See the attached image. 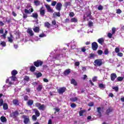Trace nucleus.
<instances>
[{
    "instance_id": "nucleus-3",
    "label": "nucleus",
    "mask_w": 124,
    "mask_h": 124,
    "mask_svg": "<svg viewBox=\"0 0 124 124\" xmlns=\"http://www.w3.org/2000/svg\"><path fill=\"white\" fill-rule=\"evenodd\" d=\"M33 64L36 67H39V66H41L43 64V62L41 60H38L33 62Z\"/></svg>"
},
{
    "instance_id": "nucleus-7",
    "label": "nucleus",
    "mask_w": 124,
    "mask_h": 124,
    "mask_svg": "<svg viewBox=\"0 0 124 124\" xmlns=\"http://www.w3.org/2000/svg\"><path fill=\"white\" fill-rule=\"evenodd\" d=\"M92 48L93 51H96L97 50V48H98V45L96 42H94L92 44Z\"/></svg>"
},
{
    "instance_id": "nucleus-35",
    "label": "nucleus",
    "mask_w": 124,
    "mask_h": 124,
    "mask_svg": "<svg viewBox=\"0 0 124 124\" xmlns=\"http://www.w3.org/2000/svg\"><path fill=\"white\" fill-rule=\"evenodd\" d=\"M8 32V31H7L5 30L4 34L1 35V36H2L3 37L4 39H5V38H6V35H7Z\"/></svg>"
},
{
    "instance_id": "nucleus-53",
    "label": "nucleus",
    "mask_w": 124,
    "mask_h": 124,
    "mask_svg": "<svg viewBox=\"0 0 124 124\" xmlns=\"http://www.w3.org/2000/svg\"><path fill=\"white\" fill-rule=\"evenodd\" d=\"M98 9L99 10H103V6L101 5H99L98 7Z\"/></svg>"
},
{
    "instance_id": "nucleus-59",
    "label": "nucleus",
    "mask_w": 124,
    "mask_h": 124,
    "mask_svg": "<svg viewBox=\"0 0 124 124\" xmlns=\"http://www.w3.org/2000/svg\"><path fill=\"white\" fill-rule=\"evenodd\" d=\"M39 37H46V35L44 34V33H42L39 35Z\"/></svg>"
},
{
    "instance_id": "nucleus-49",
    "label": "nucleus",
    "mask_w": 124,
    "mask_h": 124,
    "mask_svg": "<svg viewBox=\"0 0 124 124\" xmlns=\"http://www.w3.org/2000/svg\"><path fill=\"white\" fill-rule=\"evenodd\" d=\"M97 54L98 55H101L102 54H103V51L102 50L99 49L97 51Z\"/></svg>"
},
{
    "instance_id": "nucleus-52",
    "label": "nucleus",
    "mask_w": 124,
    "mask_h": 124,
    "mask_svg": "<svg viewBox=\"0 0 124 124\" xmlns=\"http://www.w3.org/2000/svg\"><path fill=\"white\" fill-rule=\"evenodd\" d=\"M37 116H36V115H33L32 116V119L33 120V121H36V120H37Z\"/></svg>"
},
{
    "instance_id": "nucleus-24",
    "label": "nucleus",
    "mask_w": 124,
    "mask_h": 124,
    "mask_svg": "<svg viewBox=\"0 0 124 124\" xmlns=\"http://www.w3.org/2000/svg\"><path fill=\"white\" fill-rule=\"evenodd\" d=\"M71 84L74 85V86H77V81L75 80L74 78H72L71 80Z\"/></svg>"
},
{
    "instance_id": "nucleus-30",
    "label": "nucleus",
    "mask_w": 124,
    "mask_h": 124,
    "mask_svg": "<svg viewBox=\"0 0 124 124\" xmlns=\"http://www.w3.org/2000/svg\"><path fill=\"white\" fill-rule=\"evenodd\" d=\"M0 119L2 123H5V122L7 121V119H6V118H5L4 116H1Z\"/></svg>"
},
{
    "instance_id": "nucleus-48",
    "label": "nucleus",
    "mask_w": 124,
    "mask_h": 124,
    "mask_svg": "<svg viewBox=\"0 0 124 124\" xmlns=\"http://www.w3.org/2000/svg\"><path fill=\"white\" fill-rule=\"evenodd\" d=\"M54 110H55L54 114H56V113H58V112H60L61 109L59 108H54Z\"/></svg>"
},
{
    "instance_id": "nucleus-46",
    "label": "nucleus",
    "mask_w": 124,
    "mask_h": 124,
    "mask_svg": "<svg viewBox=\"0 0 124 124\" xmlns=\"http://www.w3.org/2000/svg\"><path fill=\"white\" fill-rule=\"evenodd\" d=\"M75 14H74V12H70L69 14V16H70V17H71V18H72V17H74Z\"/></svg>"
},
{
    "instance_id": "nucleus-51",
    "label": "nucleus",
    "mask_w": 124,
    "mask_h": 124,
    "mask_svg": "<svg viewBox=\"0 0 124 124\" xmlns=\"http://www.w3.org/2000/svg\"><path fill=\"white\" fill-rule=\"evenodd\" d=\"M77 106V105L75 103H72L71 104V108H75V107H76Z\"/></svg>"
},
{
    "instance_id": "nucleus-29",
    "label": "nucleus",
    "mask_w": 124,
    "mask_h": 124,
    "mask_svg": "<svg viewBox=\"0 0 124 124\" xmlns=\"http://www.w3.org/2000/svg\"><path fill=\"white\" fill-rule=\"evenodd\" d=\"M45 27L47 28V29H50V27H51V24L48 22H46L45 23Z\"/></svg>"
},
{
    "instance_id": "nucleus-14",
    "label": "nucleus",
    "mask_w": 124,
    "mask_h": 124,
    "mask_svg": "<svg viewBox=\"0 0 124 124\" xmlns=\"http://www.w3.org/2000/svg\"><path fill=\"white\" fill-rule=\"evenodd\" d=\"M27 32L30 34V36H33V35H34L32 30H31V29H28L27 31Z\"/></svg>"
},
{
    "instance_id": "nucleus-64",
    "label": "nucleus",
    "mask_w": 124,
    "mask_h": 124,
    "mask_svg": "<svg viewBox=\"0 0 124 124\" xmlns=\"http://www.w3.org/2000/svg\"><path fill=\"white\" fill-rule=\"evenodd\" d=\"M70 22V20H69V18H66L64 20L65 24H66V23H69Z\"/></svg>"
},
{
    "instance_id": "nucleus-22",
    "label": "nucleus",
    "mask_w": 124,
    "mask_h": 124,
    "mask_svg": "<svg viewBox=\"0 0 124 124\" xmlns=\"http://www.w3.org/2000/svg\"><path fill=\"white\" fill-rule=\"evenodd\" d=\"M28 106H31L33 104V101L31 99H29L27 103Z\"/></svg>"
},
{
    "instance_id": "nucleus-62",
    "label": "nucleus",
    "mask_w": 124,
    "mask_h": 124,
    "mask_svg": "<svg viewBox=\"0 0 124 124\" xmlns=\"http://www.w3.org/2000/svg\"><path fill=\"white\" fill-rule=\"evenodd\" d=\"M115 53H119L120 52V48L119 47H116L115 49Z\"/></svg>"
},
{
    "instance_id": "nucleus-41",
    "label": "nucleus",
    "mask_w": 124,
    "mask_h": 124,
    "mask_svg": "<svg viewBox=\"0 0 124 124\" xmlns=\"http://www.w3.org/2000/svg\"><path fill=\"white\" fill-rule=\"evenodd\" d=\"M23 98L25 101H28L29 100V96L25 95L23 96Z\"/></svg>"
},
{
    "instance_id": "nucleus-38",
    "label": "nucleus",
    "mask_w": 124,
    "mask_h": 124,
    "mask_svg": "<svg viewBox=\"0 0 124 124\" xmlns=\"http://www.w3.org/2000/svg\"><path fill=\"white\" fill-rule=\"evenodd\" d=\"M34 3L36 6H38V5H40V1L39 0H35L34 1Z\"/></svg>"
},
{
    "instance_id": "nucleus-32",
    "label": "nucleus",
    "mask_w": 124,
    "mask_h": 124,
    "mask_svg": "<svg viewBox=\"0 0 124 124\" xmlns=\"http://www.w3.org/2000/svg\"><path fill=\"white\" fill-rule=\"evenodd\" d=\"M85 112H86V110H85V109L80 110L78 112L79 116L80 117L83 116V114H84V113H85Z\"/></svg>"
},
{
    "instance_id": "nucleus-15",
    "label": "nucleus",
    "mask_w": 124,
    "mask_h": 124,
    "mask_svg": "<svg viewBox=\"0 0 124 124\" xmlns=\"http://www.w3.org/2000/svg\"><path fill=\"white\" fill-rule=\"evenodd\" d=\"M53 17L54 18H56V17H61V13L59 11L58 12H54L53 14Z\"/></svg>"
},
{
    "instance_id": "nucleus-34",
    "label": "nucleus",
    "mask_w": 124,
    "mask_h": 124,
    "mask_svg": "<svg viewBox=\"0 0 124 124\" xmlns=\"http://www.w3.org/2000/svg\"><path fill=\"white\" fill-rule=\"evenodd\" d=\"M39 110H42V111H44V109H45V106L44 104L41 105L39 107Z\"/></svg>"
},
{
    "instance_id": "nucleus-27",
    "label": "nucleus",
    "mask_w": 124,
    "mask_h": 124,
    "mask_svg": "<svg viewBox=\"0 0 124 124\" xmlns=\"http://www.w3.org/2000/svg\"><path fill=\"white\" fill-rule=\"evenodd\" d=\"M40 14L41 16H44L45 15V10L40 9Z\"/></svg>"
},
{
    "instance_id": "nucleus-28",
    "label": "nucleus",
    "mask_w": 124,
    "mask_h": 124,
    "mask_svg": "<svg viewBox=\"0 0 124 124\" xmlns=\"http://www.w3.org/2000/svg\"><path fill=\"white\" fill-rule=\"evenodd\" d=\"M17 74H18V72L16 70H14L11 72V75L12 76H16Z\"/></svg>"
},
{
    "instance_id": "nucleus-57",
    "label": "nucleus",
    "mask_w": 124,
    "mask_h": 124,
    "mask_svg": "<svg viewBox=\"0 0 124 124\" xmlns=\"http://www.w3.org/2000/svg\"><path fill=\"white\" fill-rule=\"evenodd\" d=\"M89 27H93V23L92 21H90L88 23Z\"/></svg>"
},
{
    "instance_id": "nucleus-63",
    "label": "nucleus",
    "mask_w": 124,
    "mask_h": 124,
    "mask_svg": "<svg viewBox=\"0 0 124 124\" xmlns=\"http://www.w3.org/2000/svg\"><path fill=\"white\" fill-rule=\"evenodd\" d=\"M75 66H79L80 65V62H75Z\"/></svg>"
},
{
    "instance_id": "nucleus-12",
    "label": "nucleus",
    "mask_w": 124,
    "mask_h": 124,
    "mask_svg": "<svg viewBox=\"0 0 124 124\" xmlns=\"http://www.w3.org/2000/svg\"><path fill=\"white\" fill-rule=\"evenodd\" d=\"M13 104L16 106H18L20 105V102L18 99H15L13 100Z\"/></svg>"
},
{
    "instance_id": "nucleus-61",
    "label": "nucleus",
    "mask_w": 124,
    "mask_h": 124,
    "mask_svg": "<svg viewBox=\"0 0 124 124\" xmlns=\"http://www.w3.org/2000/svg\"><path fill=\"white\" fill-rule=\"evenodd\" d=\"M116 13L117 14H121V13H122V10H121V9H118L116 10Z\"/></svg>"
},
{
    "instance_id": "nucleus-42",
    "label": "nucleus",
    "mask_w": 124,
    "mask_h": 124,
    "mask_svg": "<svg viewBox=\"0 0 124 124\" xmlns=\"http://www.w3.org/2000/svg\"><path fill=\"white\" fill-rule=\"evenodd\" d=\"M112 90H114V91H115L116 93H117V92H119V87H112Z\"/></svg>"
},
{
    "instance_id": "nucleus-47",
    "label": "nucleus",
    "mask_w": 124,
    "mask_h": 124,
    "mask_svg": "<svg viewBox=\"0 0 124 124\" xmlns=\"http://www.w3.org/2000/svg\"><path fill=\"white\" fill-rule=\"evenodd\" d=\"M0 45H1V46H2L3 47H5V46H6V43H5V42L4 41L1 42L0 43Z\"/></svg>"
},
{
    "instance_id": "nucleus-43",
    "label": "nucleus",
    "mask_w": 124,
    "mask_h": 124,
    "mask_svg": "<svg viewBox=\"0 0 124 124\" xmlns=\"http://www.w3.org/2000/svg\"><path fill=\"white\" fill-rule=\"evenodd\" d=\"M94 57H95V54L93 53H91L90 54V56H89L90 59H93Z\"/></svg>"
},
{
    "instance_id": "nucleus-6",
    "label": "nucleus",
    "mask_w": 124,
    "mask_h": 124,
    "mask_svg": "<svg viewBox=\"0 0 124 124\" xmlns=\"http://www.w3.org/2000/svg\"><path fill=\"white\" fill-rule=\"evenodd\" d=\"M62 4L61 2H59L57 3L56 6H55V9L56 10L59 11H61L62 10Z\"/></svg>"
},
{
    "instance_id": "nucleus-45",
    "label": "nucleus",
    "mask_w": 124,
    "mask_h": 124,
    "mask_svg": "<svg viewBox=\"0 0 124 124\" xmlns=\"http://www.w3.org/2000/svg\"><path fill=\"white\" fill-rule=\"evenodd\" d=\"M52 25L53 26H57V27H58V25H57V22H56V20H53V21H52Z\"/></svg>"
},
{
    "instance_id": "nucleus-58",
    "label": "nucleus",
    "mask_w": 124,
    "mask_h": 124,
    "mask_svg": "<svg viewBox=\"0 0 124 124\" xmlns=\"http://www.w3.org/2000/svg\"><path fill=\"white\" fill-rule=\"evenodd\" d=\"M113 33H108V37H109V38H112V36H113Z\"/></svg>"
},
{
    "instance_id": "nucleus-36",
    "label": "nucleus",
    "mask_w": 124,
    "mask_h": 124,
    "mask_svg": "<svg viewBox=\"0 0 124 124\" xmlns=\"http://www.w3.org/2000/svg\"><path fill=\"white\" fill-rule=\"evenodd\" d=\"M99 88L100 89H105L106 87L105 86V85L102 84V83H99Z\"/></svg>"
},
{
    "instance_id": "nucleus-56",
    "label": "nucleus",
    "mask_w": 124,
    "mask_h": 124,
    "mask_svg": "<svg viewBox=\"0 0 124 124\" xmlns=\"http://www.w3.org/2000/svg\"><path fill=\"white\" fill-rule=\"evenodd\" d=\"M8 40L9 42H10V43H12L13 42V39L10 37H8Z\"/></svg>"
},
{
    "instance_id": "nucleus-13",
    "label": "nucleus",
    "mask_w": 124,
    "mask_h": 124,
    "mask_svg": "<svg viewBox=\"0 0 124 124\" xmlns=\"http://www.w3.org/2000/svg\"><path fill=\"white\" fill-rule=\"evenodd\" d=\"M112 112H113V108H108L106 111V114L108 116H109V115H110V113H112Z\"/></svg>"
},
{
    "instance_id": "nucleus-55",
    "label": "nucleus",
    "mask_w": 124,
    "mask_h": 124,
    "mask_svg": "<svg viewBox=\"0 0 124 124\" xmlns=\"http://www.w3.org/2000/svg\"><path fill=\"white\" fill-rule=\"evenodd\" d=\"M105 55H108L109 54V50L108 49H106L104 51Z\"/></svg>"
},
{
    "instance_id": "nucleus-17",
    "label": "nucleus",
    "mask_w": 124,
    "mask_h": 124,
    "mask_svg": "<svg viewBox=\"0 0 124 124\" xmlns=\"http://www.w3.org/2000/svg\"><path fill=\"white\" fill-rule=\"evenodd\" d=\"M34 75H35L36 78H40V77H41L42 76V73L40 72L38 73H33Z\"/></svg>"
},
{
    "instance_id": "nucleus-25",
    "label": "nucleus",
    "mask_w": 124,
    "mask_h": 124,
    "mask_svg": "<svg viewBox=\"0 0 124 124\" xmlns=\"http://www.w3.org/2000/svg\"><path fill=\"white\" fill-rule=\"evenodd\" d=\"M34 112H35V116H36V117H39V116H40V113L39 112V111H38V110L34 109Z\"/></svg>"
},
{
    "instance_id": "nucleus-37",
    "label": "nucleus",
    "mask_w": 124,
    "mask_h": 124,
    "mask_svg": "<svg viewBox=\"0 0 124 124\" xmlns=\"http://www.w3.org/2000/svg\"><path fill=\"white\" fill-rule=\"evenodd\" d=\"M87 17H89V19H90L91 20H93V16H92V12H89V13L87 14Z\"/></svg>"
},
{
    "instance_id": "nucleus-10",
    "label": "nucleus",
    "mask_w": 124,
    "mask_h": 124,
    "mask_svg": "<svg viewBox=\"0 0 124 124\" xmlns=\"http://www.w3.org/2000/svg\"><path fill=\"white\" fill-rule=\"evenodd\" d=\"M97 112L98 113V116L99 118H101L102 117V113H101V108L98 107L97 108Z\"/></svg>"
},
{
    "instance_id": "nucleus-1",
    "label": "nucleus",
    "mask_w": 124,
    "mask_h": 124,
    "mask_svg": "<svg viewBox=\"0 0 124 124\" xmlns=\"http://www.w3.org/2000/svg\"><path fill=\"white\" fill-rule=\"evenodd\" d=\"M33 11V8H31L29 10L25 9L24 12L25 14H23V19H27L28 18V15L27 14H31Z\"/></svg>"
},
{
    "instance_id": "nucleus-4",
    "label": "nucleus",
    "mask_w": 124,
    "mask_h": 124,
    "mask_svg": "<svg viewBox=\"0 0 124 124\" xmlns=\"http://www.w3.org/2000/svg\"><path fill=\"white\" fill-rule=\"evenodd\" d=\"M23 119H24V123L25 124H28L30 123V117L27 115H23L22 116Z\"/></svg>"
},
{
    "instance_id": "nucleus-40",
    "label": "nucleus",
    "mask_w": 124,
    "mask_h": 124,
    "mask_svg": "<svg viewBox=\"0 0 124 124\" xmlns=\"http://www.w3.org/2000/svg\"><path fill=\"white\" fill-rule=\"evenodd\" d=\"M64 5H65V7H67L68 6H70V5H71V2H65Z\"/></svg>"
},
{
    "instance_id": "nucleus-39",
    "label": "nucleus",
    "mask_w": 124,
    "mask_h": 124,
    "mask_svg": "<svg viewBox=\"0 0 124 124\" xmlns=\"http://www.w3.org/2000/svg\"><path fill=\"white\" fill-rule=\"evenodd\" d=\"M117 82H122L124 80V78L121 77H118L117 78Z\"/></svg>"
},
{
    "instance_id": "nucleus-19",
    "label": "nucleus",
    "mask_w": 124,
    "mask_h": 124,
    "mask_svg": "<svg viewBox=\"0 0 124 124\" xmlns=\"http://www.w3.org/2000/svg\"><path fill=\"white\" fill-rule=\"evenodd\" d=\"M31 17H32L34 19H37L38 18V14H37V13H33L32 14V15L31 16Z\"/></svg>"
},
{
    "instance_id": "nucleus-26",
    "label": "nucleus",
    "mask_w": 124,
    "mask_h": 124,
    "mask_svg": "<svg viewBox=\"0 0 124 124\" xmlns=\"http://www.w3.org/2000/svg\"><path fill=\"white\" fill-rule=\"evenodd\" d=\"M70 101H72V102H75V101H77V100H78V98L77 97H73L70 98Z\"/></svg>"
},
{
    "instance_id": "nucleus-16",
    "label": "nucleus",
    "mask_w": 124,
    "mask_h": 124,
    "mask_svg": "<svg viewBox=\"0 0 124 124\" xmlns=\"http://www.w3.org/2000/svg\"><path fill=\"white\" fill-rule=\"evenodd\" d=\"M97 41L99 44L101 45H103V43H104V38H101L97 40Z\"/></svg>"
},
{
    "instance_id": "nucleus-50",
    "label": "nucleus",
    "mask_w": 124,
    "mask_h": 124,
    "mask_svg": "<svg viewBox=\"0 0 124 124\" xmlns=\"http://www.w3.org/2000/svg\"><path fill=\"white\" fill-rule=\"evenodd\" d=\"M81 52H83V53H85L86 52V46H83L81 48Z\"/></svg>"
},
{
    "instance_id": "nucleus-18",
    "label": "nucleus",
    "mask_w": 124,
    "mask_h": 124,
    "mask_svg": "<svg viewBox=\"0 0 124 124\" xmlns=\"http://www.w3.org/2000/svg\"><path fill=\"white\" fill-rule=\"evenodd\" d=\"M71 72V71H70V69H68L64 71L63 74H64V75L66 76L68 75Z\"/></svg>"
},
{
    "instance_id": "nucleus-9",
    "label": "nucleus",
    "mask_w": 124,
    "mask_h": 124,
    "mask_svg": "<svg viewBox=\"0 0 124 124\" xmlns=\"http://www.w3.org/2000/svg\"><path fill=\"white\" fill-rule=\"evenodd\" d=\"M45 7L47 10V12H49L50 13H53V12H54V10L51 8V7L49 4H46Z\"/></svg>"
},
{
    "instance_id": "nucleus-11",
    "label": "nucleus",
    "mask_w": 124,
    "mask_h": 124,
    "mask_svg": "<svg viewBox=\"0 0 124 124\" xmlns=\"http://www.w3.org/2000/svg\"><path fill=\"white\" fill-rule=\"evenodd\" d=\"M116 78H117V74H116V73H113L111 74L110 79L111 81H115Z\"/></svg>"
},
{
    "instance_id": "nucleus-20",
    "label": "nucleus",
    "mask_w": 124,
    "mask_h": 124,
    "mask_svg": "<svg viewBox=\"0 0 124 124\" xmlns=\"http://www.w3.org/2000/svg\"><path fill=\"white\" fill-rule=\"evenodd\" d=\"M33 31L34 32L38 33L40 31V29L39 27L36 26L33 29Z\"/></svg>"
},
{
    "instance_id": "nucleus-5",
    "label": "nucleus",
    "mask_w": 124,
    "mask_h": 124,
    "mask_svg": "<svg viewBox=\"0 0 124 124\" xmlns=\"http://www.w3.org/2000/svg\"><path fill=\"white\" fill-rule=\"evenodd\" d=\"M65 91H66V88L64 87H61L57 90V92L59 94H62Z\"/></svg>"
},
{
    "instance_id": "nucleus-33",
    "label": "nucleus",
    "mask_w": 124,
    "mask_h": 124,
    "mask_svg": "<svg viewBox=\"0 0 124 124\" xmlns=\"http://www.w3.org/2000/svg\"><path fill=\"white\" fill-rule=\"evenodd\" d=\"M43 87V86L42 85H38V87L37 88V91L38 92H41Z\"/></svg>"
},
{
    "instance_id": "nucleus-23",
    "label": "nucleus",
    "mask_w": 124,
    "mask_h": 124,
    "mask_svg": "<svg viewBox=\"0 0 124 124\" xmlns=\"http://www.w3.org/2000/svg\"><path fill=\"white\" fill-rule=\"evenodd\" d=\"M71 23H77L78 22V19L76 17H73L70 20Z\"/></svg>"
},
{
    "instance_id": "nucleus-21",
    "label": "nucleus",
    "mask_w": 124,
    "mask_h": 124,
    "mask_svg": "<svg viewBox=\"0 0 124 124\" xmlns=\"http://www.w3.org/2000/svg\"><path fill=\"white\" fill-rule=\"evenodd\" d=\"M36 69V67H35V66L33 65H31L30 67V71H31V72H34Z\"/></svg>"
},
{
    "instance_id": "nucleus-31",
    "label": "nucleus",
    "mask_w": 124,
    "mask_h": 124,
    "mask_svg": "<svg viewBox=\"0 0 124 124\" xmlns=\"http://www.w3.org/2000/svg\"><path fill=\"white\" fill-rule=\"evenodd\" d=\"M3 109L4 110H7L8 109V105L6 103H5L3 105Z\"/></svg>"
},
{
    "instance_id": "nucleus-8",
    "label": "nucleus",
    "mask_w": 124,
    "mask_h": 124,
    "mask_svg": "<svg viewBox=\"0 0 124 124\" xmlns=\"http://www.w3.org/2000/svg\"><path fill=\"white\" fill-rule=\"evenodd\" d=\"M17 116H19V112L17 110L12 112L11 114V117L13 119H16Z\"/></svg>"
},
{
    "instance_id": "nucleus-60",
    "label": "nucleus",
    "mask_w": 124,
    "mask_h": 124,
    "mask_svg": "<svg viewBox=\"0 0 124 124\" xmlns=\"http://www.w3.org/2000/svg\"><path fill=\"white\" fill-rule=\"evenodd\" d=\"M93 105H94V104L93 102H91L88 104V106H89L90 107H93Z\"/></svg>"
},
{
    "instance_id": "nucleus-54",
    "label": "nucleus",
    "mask_w": 124,
    "mask_h": 124,
    "mask_svg": "<svg viewBox=\"0 0 124 124\" xmlns=\"http://www.w3.org/2000/svg\"><path fill=\"white\" fill-rule=\"evenodd\" d=\"M57 1H53L51 2V5L52 6H56V4H57Z\"/></svg>"
},
{
    "instance_id": "nucleus-2",
    "label": "nucleus",
    "mask_w": 124,
    "mask_h": 124,
    "mask_svg": "<svg viewBox=\"0 0 124 124\" xmlns=\"http://www.w3.org/2000/svg\"><path fill=\"white\" fill-rule=\"evenodd\" d=\"M103 64L102 59H98L94 61V65L97 67V66H101Z\"/></svg>"
},
{
    "instance_id": "nucleus-44",
    "label": "nucleus",
    "mask_w": 124,
    "mask_h": 124,
    "mask_svg": "<svg viewBox=\"0 0 124 124\" xmlns=\"http://www.w3.org/2000/svg\"><path fill=\"white\" fill-rule=\"evenodd\" d=\"M24 80L28 82L30 80V77H29V76H25L24 77Z\"/></svg>"
}]
</instances>
